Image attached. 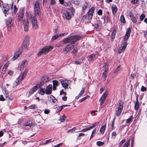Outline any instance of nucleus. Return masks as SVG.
Returning a JSON list of instances; mask_svg holds the SVG:
<instances>
[{"mask_svg":"<svg viewBox=\"0 0 147 147\" xmlns=\"http://www.w3.org/2000/svg\"><path fill=\"white\" fill-rule=\"evenodd\" d=\"M81 38L82 37L80 36H71L64 39L62 41L63 43H68L70 44L64 49L63 51V54L66 55L69 51L73 49L74 47V42L80 40Z\"/></svg>","mask_w":147,"mask_h":147,"instance_id":"1","label":"nucleus"},{"mask_svg":"<svg viewBox=\"0 0 147 147\" xmlns=\"http://www.w3.org/2000/svg\"><path fill=\"white\" fill-rule=\"evenodd\" d=\"M123 105V102L121 100L120 101L119 104V107L116 109V114L117 116H119L122 112Z\"/></svg>","mask_w":147,"mask_h":147,"instance_id":"2","label":"nucleus"},{"mask_svg":"<svg viewBox=\"0 0 147 147\" xmlns=\"http://www.w3.org/2000/svg\"><path fill=\"white\" fill-rule=\"evenodd\" d=\"M53 48V47L51 46H46L38 52V56H40L42 54H45L51 50Z\"/></svg>","mask_w":147,"mask_h":147,"instance_id":"3","label":"nucleus"},{"mask_svg":"<svg viewBox=\"0 0 147 147\" xmlns=\"http://www.w3.org/2000/svg\"><path fill=\"white\" fill-rule=\"evenodd\" d=\"M39 0H36L34 7V11L36 15H39L40 13V9L39 5Z\"/></svg>","mask_w":147,"mask_h":147,"instance_id":"4","label":"nucleus"},{"mask_svg":"<svg viewBox=\"0 0 147 147\" xmlns=\"http://www.w3.org/2000/svg\"><path fill=\"white\" fill-rule=\"evenodd\" d=\"M72 9H68L64 11L63 15L67 20H69L72 17Z\"/></svg>","mask_w":147,"mask_h":147,"instance_id":"5","label":"nucleus"},{"mask_svg":"<svg viewBox=\"0 0 147 147\" xmlns=\"http://www.w3.org/2000/svg\"><path fill=\"white\" fill-rule=\"evenodd\" d=\"M108 92L107 90H106L101 97L100 98L99 101L100 102V105H102L103 102L105 101L106 98L108 95Z\"/></svg>","mask_w":147,"mask_h":147,"instance_id":"6","label":"nucleus"},{"mask_svg":"<svg viewBox=\"0 0 147 147\" xmlns=\"http://www.w3.org/2000/svg\"><path fill=\"white\" fill-rule=\"evenodd\" d=\"M32 27L34 29H36L38 28L37 20L36 18L33 16L31 20Z\"/></svg>","mask_w":147,"mask_h":147,"instance_id":"7","label":"nucleus"},{"mask_svg":"<svg viewBox=\"0 0 147 147\" xmlns=\"http://www.w3.org/2000/svg\"><path fill=\"white\" fill-rule=\"evenodd\" d=\"M23 24L24 26V30L25 31L27 32L28 29V20L27 18L24 19L23 21Z\"/></svg>","mask_w":147,"mask_h":147,"instance_id":"8","label":"nucleus"},{"mask_svg":"<svg viewBox=\"0 0 147 147\" xmlns=\"http://www.w3.org/2000/svg\"><path fill=\"white\" fill-rule=\"evenodd\" d=\"M98 54H92L89 55L88 57V60L89 62H92L96 59L98 57Z\"/></svg>","mask_w":147,"mask_h":147,"instance_id":"9","label":"nucleus"},{"mask_svg":"<svg viewBox=\"0 0 147 147\" xmlns=\"http://www.w3.org/2000/svg\"><path fill=\"white\" fill-rule=\"evenodd\" d=\"M94 10V8L93 7H92L88 11V18L89 20H91L92 19Z\"/></svg>","mask_w":147,"mask_h":147,"instance_id":"10","label":"nucleus"},{"mask_svg":"<svg viewBox=\"0 0 147 147\" xmlns=\"http://www.w3.org/2000/svg\"><path fill=\"white\" fill-rule=\"evenodd\" d=\"M52 90V85L49 84L46 87V89H45V93L47 94H51Z\"/></svg>","mask_w":147,"mask_h":147,"instance_id":"11","label":"nucleus"},{"mask_svg":"<svg viewBox=\"0 0 147 147\" xmlns=\"http://www.w3.org/2000/svg\"><path fill=\"white\" fill-rule=\"evenodd\" d=\"M98 123H95L94 124H92V126L87 128H84L82 130V131L83 132H85L87 131L88 130H89L94 127H95L96 125L98 124Z\"/></svg>","mask_w":147,"mask_h":147,"instance_id":"12","label":"nucleus"},{"mask_svg":"<svg viewBox=\"0 0 147 147\" xmlns=\"http://www.w3.org/2000/svg\"><path fill=\"white\" fill-rule=\"evenodd\" d=\"M9 6L7 5H5L3 6V13L5 14V16H7V15L6 14L7 13V12L9 11Z\"/></svg>","mask_w":147,"mask_h":147,"instance_id":"13","label":"nucleus"},{"mask_svg":"<svg viewBox=\"0 0 147 147\" xmlns=\"http://www.w3.org/2000/svg\"><path fill=\"white\" fill-rule=\"evenodd\" d=\"M68 80H65L61 82V83L63 87L65 89L67 88L68 85Z\"/></svg>","mask_w":147,"mask_h":147,"instance_id":"14","label":"nucleus"},{"mask_svg":"<svg viewBox=\"0 0 147 147\" xmlns=\"http://www.w3.org/2000/svg\"><path fill=\"white\" fill-rule=\"evenodd\" d=\"M104 124L102 125L100 129V131L101 134H103L105 132L106 128V123H103Z\"/></svg>","mask_w":147,"mask_h":147,"instance_id":"15","label":"nucleus"},{"mask_svg":"<svg viewBox=\"0 0 147 147\" xmlns=\"http://www.w3.org/2000/svg\"><path fill=\"white\" fill-rule=\"evenodd\" d=\"M38 85H36L32 88L29 91V93L30 94H32L34 92H35L38 89Z\"/></svg>","mask_w":147,"mask_h":147,"instance_id":"16","label":"nucleus"},{"mask_svg":"<svg viewBox=\"0 0 147 147\" xmlns=\"http://www.w3.org/2000/svg\"><path fill=\"white\" fill-rule=\"evenodd\" d=\"M7 26L9 27H11L13 25L12 20L11 18H9L6 20Z\"/></svg>","mask_w":147,"mask_h":147,"instance_id":"17","label":"nucleus"},{"mask_svg":"<svg viewBox=\"0 0 147 147\" xmlns=\"http://www.w3.org/2000/svg\"><path fill=\"white\" fill-rule=\"evenodd\" d=\"M28 64V62L26 59L24 60L22 62L20 66V70H21L22 69H23L25 66H26Z\"/></svg>","mask_w":147,"mask_h":147,"instance_id":"18","label":"nucleus"},{"mask_svg":"<svg viewBox=\"0 0 147 147\" xmlns=\"http://www.w3.org/2000/svg\"><path fill=\"white\" fill-rule=\"evenodd\" d=\"M53 89L55 90L56 89V87L58 85V82L56 80H53Z\"/></svg>","mask_w":147,"mask_h":147,"instance_id":"19","label":"nucleus"},{"mask_svg":"<svg viewBox=\"0 0 147 147\" xmlns=\"http://www.w3.org/2000/svg\"><path fill=\"white\" fill-rule=\"evenodd\" d=\"M28 71V70L27 69H25L24 72L22 73L21 75L20 76H21V80H23L24 78L26 76V74H27V72Z\"/></svg>","mask_w":147,"mask_h":147,"instance_id":"20","label":"nucleus"},{"mask_svg":"<svg viewBox=\"0 0 147 147\" xmlns=\"http://www.w3.org/2000/svg\"><path fill=\"white\" fill-rule=\"evenodd\" d=\"M112 12L113 14H115L117 13L118 9L115 5H113L112 7Z\"/></svg>","mask_w":147,"mask_h":147,"instance_id":"21","label":"nucleus"},{"mask_svg":"<svg viewBox=\"0 0 147 147\" xmlns=\"http://www.w3.org/2000/svg\"><path fill=\"white\" fill-rule=\"evenodd\" d=\"M21 76H19L17 78V80H16L15 83H14V86H16L18 85V84L22 80H21Z\"/></svg>","mask_w":147,"mask_h":147,"instance_id":"22","label":"nucleus"},{"mask_svg":"<svg viewBox=\"0 0 147 147\" xmlns=\"http://www.w3.org/2000/svg\"><path fill=\"white\" fill-rule=\"evenodd\" d=\"M28 42L23 41L22 47L23 49H27L28 46Z\"/></svg>","mask_w":147,"mask_h":147,"instance_id":"23","label":"nucleus"},{"mask_svg":"<svg viewBox=\"0 0 147 147\" xmlns=\"http://www.w3.org/2000/svg\"><path fill=\"white\" fill-rule=\"evenodd\" d=\"M2 90L3 93L4 95L5 96V97L6 98L8 97L9 96V94L7 91L4 88H3Z\"/></svg>","mask_w":147,"mask_h":147,"instance_id":"24","label":"nucleus"},{"mask_svg":"<svg viewBox=\"0 0 147 147\" xmlns=\"http://www.w3.org/2000/svg\"><path fill=\"white\" fill-rule=\"evenodd\" d=\"M139 107V102L138 101V98H136V102L134 106V108L135 110H137Z\"/></svg>","mask_w":147,"mask_h":147,"instance_id":"25","label":"nucleus"},{"mask_svg":"<svg viewBox=\"0 0 147 147\" xmlns=\"http://www.w3.org/2000/svg\"><path fill=\"white\" fill-rule=\"evenodd\" d=\"M107 69H105V71L103 72L102 74V76L105 80L107 75Z\"/></svg>","mask_w":147,"mask_h":147,"instance_id":"26","label":"nucleus"},{"mask_svg":"<svg viewBox=\"0 0 147 147\" xmlns=\"http://www.w3.org/2000/svg\"><path fill=\"white\" fill-rule=\"evenodd\" d=\"M131 32V30L130 28H129L127 29V32L125 34V36H127V37H129L130 33Z\"/></svg>","mask_w":147,"mask_h":147,"instance_id":"27","label":"nucleus"},{"mask_svg":"<svg viewBox=\"0 0 147 147\" xmlns=\"http://www.w3.org/2000/svg\"><path fill=\"white\" fill-rule=\"evenodd\" d=\"M45 90L42 88H40L39 91V93L42 95H43L45 93Z\"/></svg>","mask_w":147,"mask_h":147,"instance_id":"28","label":"nucleus"},{"mask_svg":"<svg viewBox=\"0 0 147 147\" xmlns=\"http://www.w3.org/2000/svg\"><path fill=\"white\" fill-rule=\"evenodd\" d=\"M61 36V35L60 34H57L53 36L52 38V40L53 41L54 40L57 38H58L59 37Z\"/></svg>","mask_w":147,"mask_h":147,"instance_id":"29","label":"nucleus"},{"mask_svg":"<svg viewBox=\"0 0 147 147\" xmlns=\"http://www.w3.org/2000/svg\"><path fill=\"white\" fill-rule=\"evenodd\" d=\"M96 144L98 146H100L104 145L105 144V143L104 142L98 141L96 142Z\"/></svg>","mask_w":147,"mask_h":147,"instance_id":"30","label":"nucleus"},{"mask_svg":"<svg viewBox=\"0 0 147 147\" xmlns=\"http://www.w3.org/2000/svg\"><path fill=\"white\" fill-rule=\"evenodd\" d=\"M50 98H51L52 102L53 103L57 101V100L56 98L52 95H51L50 96Z\"/></svg>","mask_w":147,"mask_h":147,"instance_id":"31","label":"nucleus"},{"mask_svg":"<svg viewBox=\"0 0 147 147\" xmlns=\"http://www.w3.org/2000/svg\"><path fill=\"white\" fill-rule=\"evenodd\" d=\"M65 115H63L60 117L59 120H60L61 122H63L65 121Z\"/></svg>","mask_w":147,"mask_h":147,"instance_id":"32","label":"nucleus"},{"mask_svg":"<svg viewBox=\"0 0 147 147\" xmlns=\"http://www.w3.org/2000/svg\"><path fill=\"white\" fill-rule=\"evenodd\" d=\"M120 21L121 22L123 23H125V19L124 16L123 15H122L120 18Z\"/></svg>","mask_w":147,"mask_h":147,"instance_id":"33","label":"nucleus"},{"mask_svg":"<svg viewBox=\"0 0 147 147\" xmlns=\"http://www.w3.org/2000/svg\"><path fill=\"white\" fill-rule=\"evenodd\" d=\"M104 19L105 20H106L107 22H110V17L109 15H106Z\"/></svg>","mask_w":147,"mask_h":147,"instance_id":"34","label":"nucleus"},{"mask_svg":"<svg viewBox=\"0 0 147 147\" xmlns=\"http://www.w3.org/2000/svg\"><path fill=\"white\" fill-rule=\"evenodd\" d=\"M19 14L24 16V10L23 8L20 9Z\"/></svg>","mask_w":147,"mask_h":147,"instance_id":"35","label":"nucleus"},{"mask_svg":"<svg viewBox=\"0 0 147 147\" xmlns=\"http://www.w3.org/2000/svg\"><path fill=\"white\" fill-rule=\"evenodd\" d=\"M32 122L30 121H27V123L25 125L26 126H31L32 125Z\"/></svg>","mask_w":147,"mask_h":147,"instance_id":"36","label":"nucleus"},{"mask_svg":"<svg viewBox=\"0 0 147 147\" xmlns=\"http://www.w3.org/2000/svg\"><path fill=\"white\" fill-rule=\"evenodd\" d=\"M29 36L28 35L24 37V41L26 42H29Z\"/></svg>","mask_w":147,"mask_h":147,"instance_id":"37","label":"nucleus"},{"mask_svg":"<svg viewBox=\"0 0 147 147\" xmlns=\"http://www.w3.org/2000/svg\"><path fill=\"white\" fill-rule=\"evenodd\" d=\"M132 119V116H131L129 118L127 119L126 121V123H129L131 121Z\"/></svg>","mask_w":147,"mask_h":147,"instance_id":"38","label":"nucleus"},{"mask_svg":"<svg viewBox=\"0 0 147 147\" xmlns=\"http://www.w3.org/2000/svg\"><path fill=\"white\" fill-rule=\"evenodd\" d=\"M131 20L134 23H136L137 22V20L135 17L134 16L130 18Z\"/></svg>","mask_w":147,"mask_h":147,"instance_id":"39","label":"nucleus"},{"mask_svg":"<svg viewBox=\"0 0 147 147\" xmlns=\"http://www.w3.org/2000/svg\"><path fill=\"white\" fill-rule=\"evenodd\" d=\"M125 49H124L123 48V47L121 46V47H120L119 48V49L118 50V52L119 53H121L123 51L125 50Z\"/></svg>","mask_w":147,"mask_h":147,"instance_id":"40","label":"nucleus"},{"mask_svg":"<svg viewBox=\"0 0 147 147\" xmlns=\"http://www.w3.org/2000/svg\"><path fill=\"white\" fill-rule=\"evenodd\" d=\"M121 69V68L120 66L119 65L116 69L115 70H114V73H117Z\"/></svg>","mask_w":147,"mask_h":147,"instance_id":"41","label":"nucleus"},{"mask_svg":"<svg viewBox=\"0 0 147 147\" xmlns=\"http://www.w3.org/2000/svg\"><path fill=\"white\" fill-rule=\"evenodd\" d=\"M24 16L19 14L18 17V20L20 21L22 20Z\"/></svg>","mask_w":147,"mask_h":147,"instance_id":"42","label":"nucleus"},{"mask_svg":"<svg viewBox=\"0 0 147 147\" xmlns=\"http://www.w3.org/2000/svg\"><path fill=\"white\" fill-rule=\"evenodd\" d=\"M145 17V15L144 14H142L140 16V19L141 21H142L144 18Z\"/></svg>","mask_w":147,"mask_h":147,"instance_id":"43","label":"nucleus"},{"mask_svg":"<svg viewBox=\"0 0 147 147\" xmlns=\"http://www.w3.org/2000/svg\"><path fill=\"white\" fill-rule=\"evenodd\" d=\"M88 5V3L86 2L84 5L82 7V9L83 10H84L86 9L87 8V6Z\"/></svg>","mask_w":147,"mask_h":147,"instance_id":"44","label":"nucleus"},{"mask_svg":"<svg viewBox=\"0 0 147 147\" xmlns=\"http://www.w3.org/2000/svg\"><path fill=\"white\" fill-rule=\"evenodd\" d=\"M126 140L125 139L121 141L119 144V146H121L125 142Z\"/></svg>","mask_w":147,"mask_h":147,"instance_id":"45","label":"nucleus"},{"mask_svg":"<svg viewBox=\"0 0 147 147\" xmlns=\"http://www.w3.org/2000/svg\"><path fill=\"white\" fill-rule=\"evenodd\" d=\"M20 53L19 51H17L15 53L14 55L16 57V58H17L19 56Z\"/></svg>","mask_w":147,"mask_h":147,"instance_id":"46","label":"nucleus"},{"mask_svg":"<svg viewBox=\"0 0 147 147\" xmlns=\"http://www.w3.org/2000/svg\"><path fill=\"white\" fill-rule=\"evenodd\" d=\"M85 88H82V90L80 91V93L79 94V96H81L84 93V92Z\"/></svg>","mask_w":147,"mask_h":147,"instance_id":"47","label":"nucleus"},{"mask_svg":"<svg viewBox=\"0 0 147 147\" xmlns=\"http://www.w3.org/2000/svg\"><path fill=\"white\" fill-rule=\"evenodd\" d=\"M130 139H129L127 141H126L125 143L124 144L125 145L127 146H128L130 145Z\"/></svg>","mask_w":147,"mask_h":147,"instance_id":"48","label":"nucleus"},{"mask_svg":"<svg viewBox=\"0 0 147 147\" xmlns=\"http://www.w3.org/2000/svg\"><path fill=\"white\" fill-rule=\"evenodd\" d=\"M147 89L146 88L144 87V86H142V87L141 88V90L142 92L145 91Z\"/></svg>","mask_w":147,"mask_h":147,"instance_id":"49","label":"nucleus"},{"mask_svg":"<svg viewBox=\"0 0 147 147\" xmlns=\"http://www.w3.org/2000/svg\"><path fill=\"white\" fill-rule=\"evenodd\" d=\"M78 51L75 49H74L72 52V53L74 55H76L77 54Z\"/></svg>","mask_w":147,"mask_h":147,"instance_id":"50","label":"nucleus"},{"mask_svg":"<svg viewBox=\"0 0 147 147\" xmlns=\"http://www.w3.org/2000/svg\"><path fill=\"white\" fill-rule=\"evenodd\" d=\"M116 33V31H115V30H114L113 31L112 33V34H111L112 38H114L115 36V35Z\"/></svg>","mask_w":147,"mask_h":147,"instance_id":"51","label":"nucleus"},{"mask_svg":"<svg viewBox=\"0 0 147 147\" xmlns=\"http://www.w3.org/2000/svg\"><path fill=\"white\" fill-rule=\"evenodd\" d=\"M53 140L52 139H51L46 140L44 143V144H46L48 143L51 142H53Z\"/></svg>","mask_w":147,"mask_h":147,"instance_id":"52","label":"nucleus"},{"mask_svg":"<svg viewBox=\"0 0 147 147\" xmlns=\"http://www.w3.org/2000/svg\"><path fill=\"white\" fill-rule=\"evenodd\" d=\"M87 97H88V96H86L80 99L79 100V102H83V101H84L85 100H86L87 98Z\"/></svg>","mask_w":147,"mask_h":147,"instance_id":"53","label":"nucleus"},{"mask_svg":"<svg viewBox=\"0 0 147 147\" xmlns=\"http://www.w3.org/2000/svg\"><path fill=\"white\" fill-rule=\"evenodd\" d=\"M29 108L30 109H35L36 108V105H30Z\"/></svg>","mask_w":147,"mask_h":147,"instance_id":"54","label":"nucleus"},{"mask_svg":"<svg viewBox=\"0 0 147 147\" xmlns=\"http://www.w3.org/2000/svg\"><path fill=\"white\" fill-rule=\"evenodd\" d=\"M18 10V8L16 7V5H14L13 6V11L15 14H16Z\"/></svg>","mask_w":147,"mask_h":147,"instance_id":"55","label":"nucleus"},{"mask_svg":"<svg viewBox=\"0 0 147 147\" xmlns=\"http://www.w3.org/2000/svg\"><path fill=\"white\" fill-rule=\"evenodd\" d=\"M127 45V43L126 42H124L122 45L121 46L123 47V48L124 49H125L126 48Z\"/></svg>","mask_w":147,"mask_h":147,"instance_id":"56","label":"nucleus"},{"mask_svg":"<svg viewBox=\"0 0 147 147\" xmlns=\"http://www.w3.org/2000/svg\"><path fill=\"white\" fill-rule=\"evenodd\" d=\"M9 62H7L4 65L3 67V68L6 69L7 68V66H8L9 64Z\"/></svg>","mask_w":147,"mask_h":147,"instance_id":"57","label":"nucleus"},{"mask_svg":"<svg viewBox=\"0 0 147 147\" xmlns=\"http://www.w3.org/2000/svg\"><path fill=\"white\" fill-rule=\"evenodd\" d=\"M63 108V106H58L57 108L58 109V111H57V112H59Z\"/></svg>","mask_w":147,"mask_h":147,"instance_id":"58","label":"nucleus"},{"mask_svg":"<svg viewBox=\"0 0 147 147\" xmlns=\"http://www.w3.org/2000/svg\"><path fill=\"white\" fill-rule=\"evenodd\" d=\"M97 111H92L91 112V114L92 116H95L96 115V114L95 113Z\"/></svg>","mask_w":147,"mask_h":147,"instance_id":"59","label":"nucleus"},{"mask_svg":"<svg viewBox=\"0 0 147 147\" xmlns=\"http://www.w3.org/2000/svg\"><path fill=\"white\" fill-rule=\"evenodd\" d=\"M97 13L98 15H102V11L101 9H99L98 10Z\"/></svg>","mask_w":147,"mask_h":147,"instance_id":"60","label":"nucleus"},{"mask_svg":"<svg viewBox=\"0 0 147 147\" xmlns=\"http://www.w3.org/2000/svg\"><path fill=\"white\" fill-rule=\"evenodd\" d=\"M6 70V69L3 68L1 72V75H2V76H3L4 74L5 73Z\"/></svg>","mask_w":147,"mask_h":147,"instance_id":"61","label":"nucleus"},{"mask_svg":"<svg viewBox=\"0 0 147 147\" xmlns=\"http://www.w3.org/2000/svg\"><path fill=\"white\" fill-rule=\"evenodd\" d=\"M28 17L29 19H31V20H32V18H33L31 14L29 13L28 14Z\"/></svg>","mask_w":147,"mask_h":147,"instance_id":"62","label":"nucleus"},{"mask_svg":"<svg viewBox=\"0 0 147 147\" xmlns=\"http://www.w3.org/2000/svg\"><path fill=\"white\" fill-rule=\"evenodd\" d=\"M44 80L43 81V82L45 83L46 82L48 81V78L47 77H45L44 78Z\"/></svg>","mask_w":147,"mask_h":147,"instance_id":"63","label":"nucleus"},{"mask_svg":"<svg viewBox=\"0 0 147 147\" xmlns=\"http://www.w3.org/2000/svg\"><path fill=\"white\" fill-rule=\"evenodd\" d=\"M13 72L10 70L8 71V74L10 76H11L13 74Z\"/></svg>","mask_w":147,"mask_h":147,"instance_id":"64","label":"nucleus"}]
</instances>
